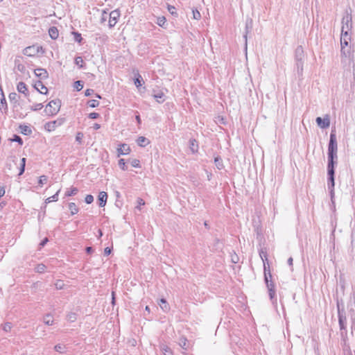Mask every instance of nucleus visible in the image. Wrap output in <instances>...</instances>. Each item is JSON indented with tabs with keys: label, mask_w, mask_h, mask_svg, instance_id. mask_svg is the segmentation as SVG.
<instances>
[{
	"label": "nucleus",
	"mask_w": 355,
	"mask_h": 355,
	"mask_svg": "<svg viewBox=\"0 0 355 355\" xmlns=\"http://www.w3.org/2000/svg\"><path fill=\"white\" fill-rule=\"evenodd\" d=\"M166 23V18L164 17H158L157 19V24L159 26H164V25Z\"/></svg>",
	"instance_id": "ea45409f"
},
{
	"label": "nucleus",
	"mask_w": 355,
	"mask_h": 355,
	"mask_svg": "<svg viewBox=\"0 0 355 355\" xmlns=\"http://www.w3.org/2000/svg\"><path fill=\"white\" fill-rule=\"evenodd\" d=\"M264 277H265V282L266 284V286L268 290L270 299L272 300L275 296V285L272 281V275H271L270 272H268L267 273L266 270H265Z\"/></svg>",
	"instance_id": "39448f33"
},
{
	"label": "nucleus",
	"mask_w": 355,
	"mask_h": 355,
	"mask_svg": "<svg viewBox=\"0 0 355 355\" xmlns=\"http://www.w3.org/2000/svg\"><path fill=\"white\" fill-rule=\"evenodd\" d=\"M161 349L163 351L164 355H172V352L168 347L163 345Z\"/></svg>",
	"instance_id": "72a5a7b5"
},
{
	"label": "nucleus",
	"mask_w": 355,
	"mask_h": 355,
	"mask_svg": "<svg viewBox=\"0 0 355 355\" xmlns=\"http://www.w3.org/2000/svg\"><path fill=\"white\" fill-rule=\"evenodd\" d=\"M141 81H142V79H141V77L140 76H139V77H137L135 80V85L137 87H139L140 86H141Z\"/></svg>",
	"instance_id": "09e8293b"
},
{
	"label": "nucleus",
	"mask_w": 355,
	"mask_h": 355,
	"mask_svg": "<svg viewBox=\"0 0 355 355\" xmlns=\"http://www.w3.org/2000/svg\"><path fill=\"white\" fill-rule=\"evenodd\" d=\"M293 259L292 257H290L288 259V263L290 266H293Z\"/></svg>",
	"instance_id": "774afa93"
},
{
	"label": "nucleus",
	"mask_w": 355,
	"mask_h": 355,
	"mask_svg": "<svg viewBox=\"0 0 355 355\" xmlns=\"http://www.w3.org/2000/svg\"><path fill=\"white\" fill-rule=\"evenodd\" d=\"M45 269H46V266L44 264H43V263H40V264H38L35 267V270L37 272L42 273V272H44L45 271Z\"/></svg>",
	"instance_id": "bb28decb"
},
{
	"label": "nucleus",
	"mask_w": 355,
	"mask_h": 355,
	"mask_svg": "<svg viewBox=\"0 0 355 355\" xmlns=\"http://www.w3.org/2000/svg\"><path fill=\"white\" fill-rule=\"evenodd\" d=\"M137 202V207L135 208L137 209L140 210L141 209V206H144L145 205V202L141 198H138Z\"/></svg>",
	"instance_id": "c03bdc74"
},
{
	"label": "nucleus",
	"mask_w": 355,
	"mask_h": 355,
	"mask_svg": "<svg viewBox=\"0 0 355 355\" xmlns=\"http://www.w3.org/2000/svg\"><path fill=\"white\" fill-rule=\"evenodd\" d=\"M17 89L19 92L25 94V96H27L26 92L28 89L24 83L19 82L17 86Z\"/></svg>",
	"instance_id": "f3484780"
},
{
	"label": "nucleus",
	"mask_w": 355,
	"mask_h": 355,
	"mask_svg": "<svg viewBox=\"0 0 355 355\" xmlns=\"http://www.w3.org/2000/svg\"><path fill=\"white\" fill-rule=\"evenodd\" d=\"M74 34H75V40L80 43L82 40L81 35L78 33H75Z\"/></svg>",
	"instance_id": "4d7b16f0"
},
{
	"label": "nucleus",
	"mask_w": 355,
	"mask_h": 355,
	"mask_svg": "<svg viewBox=\"0 0 355 355\" xmlns=\"http://www.w3.org/2000/svg\"><path fill=\"white\" fill-rule=\"evenodd\" d=\"M351 41V33H341L340 36V45H341V55L347 57L349 54V50L345 48L348 46Z\"/></svg>",
	"instance_id": "7ed1b4c3"
},
{
	"label": "nucleus",
	"mask_w": 355,
	"mask_h": 355,
	"mask_svg": "<svg viewBox=\"0 0 355 355\" xmlns=\"http://www.w3.org/2000/svg\"><path fill=\"white\" fill-rule=\"evenodd\" d=\"M159 304L161 309L165 312H167L170 309L167 302L164 299H161Z\"/></svg>",
	"instance_id": "aec40b11"
},
{
	"label": "nucleus",
	"mask_w": 355,
	"mask_h": 355,
	"mask_svg": "<svg viewBox=\"0 0 355 355\" xmlns=\"http://www.w3.org/2000/svg\"><path fill=\"white\" fill-rule=\"evenodd\" d=\"M67 318L68 321H69L71 322L76 321L77 319V316L75 313H69L67 315Z\"/></svg>",
	"instance_id": "c85d7f7f"
},
{
	"label": "nucleus",
	"mask_w": 355,
	"mask_h": 355,
	"mask_svg": "<svg viewBox=\"0 0 355 355\" xmlns=\"http://www.w3.org/2000/svg\"><path fill=\"white\" fill-rule=\"evenodd\" d=\"M252 24V19L247 20V21H246V30L247 31H246L245 35H244V37H245V40L247 39V33H248V29L251 28Z\"/></svg>",
	"instance_id": "37998d69"
},
{
	"label": "nucleus",
	"mask_w": 355,
	"mask_h": 355,
	"mask_svg": "<svg viewBox=\"0 0 355 355\" xmlns=\"http://www.w3.org/2000/svg\"><path fill=\"white\" fill-rule=\"evenodd\" d=\"M69 209L72 215H74L78 212V208L74 202H70L69 204Z\"/></svg>",
	"instance_id": "5701e85b"
},
{
	"label": "nucleus",
	"mask_w": 355,
	"mask_h": 355,
	"mask_svg": "<svg viewBox=\"0 0 355 355\" xmlns=\"http://www.w3.org/2000/svg\"><path fill=\"white\" fill-rule=\"evenodd\" d=\"M19 175H21L24 173V170H25V166H26V158H22L20 159V163L19 164Z\"/></svg>",
	"instance_id": "412c9836"
},
{
	"label": "nucleus",
	"mask_w": 355,
	"mask_h": 355,
	"mask_svg": "<svg viewBox=\"0 0 355 355\" xmlns=\"http://www.w3.org/2000/svg\"><path fill=\"white\" fill-rule=\"evenodd\" d=\"M83 138V134L82 132H78L76 137V140L80 143Z\"/></svg>",
	"instance_id": "864d4df0"
},
{
	"label": "nucleus",
	"mask_w": 355,
	"mask_h": 355,
	"mask_svg": "<svg viewBox=\"0 0 355 355\" xmlns=\"http://www.w3.org/2000/svg\"><path fill=\"white\" fill-rule=\"evenodd\" d=\"M77 193H78V189L76 187H72L71 189H70V190H68L66 191L65 196H71L76 195Z\"/></svg>",
	"instance_id": "a878e982"
},
{
	"label": "nucleus",
	"mask_w": 355,
	"mask_h": 355,
	"mask_svg": "<svg viewBox=\"0 0 355 355\" xmlns=\"http://www.w3.org/2000/svg\"><path fill=\"white\" fill-rule=\"evenodd\" d=\"M11 140L13 141L18 142L20 145H22V144H23L21 138L18 135H15L14 138Z\"/></svg>",
	"instance_id": "603ef678"
},
{
	"label": "nucleus",
	"mask_w": 355,
	"mask_h": 355,
	"mask_svg": "<svg viewBox=\"0 0 355 355\" xmlns=\"http://www.w3.org/2000/svg\"><path fill=\"white\" fill-rule=\"evenodd\" d=\"M55 286L57 289H62L64 288V284L62 280H57L55 283Z\"/></svg>",
	"instance_id": "4c0bfd02"
},
{
	"label": "nucleus",
	"mask_w": 355,
	"mask_h": 355,
	"mask_svg": "<svg viewBox=\"0 0 355 355\" xmlns=\"http://www.w3.org/2000/svg\"><path fill=\"white\" fill-rule=\"evenodd\" d=\"M49 34L51 39L55 40L58 37L59 33L56 27L52 26L49 30Z\"/></svg>",
	"instance_id": "2eb2a0df"
},
{
	"label": "nucleus",
	"mask_w": 355,
	"mask_h": 355,
	"mask_svg": "<svg viewBox=\"0 0 355 355\" xmlns=\"http://www.w3.org/2000/svg\"><path fill=\"white\" fill-rule=\"evenodd\" d=\"M86 252L88 253V254H90L93 252V249L92 247H87L86 248Z\"/></svg>",
	"instance_id": "0e129e2a"
},
{
	"label": "nucleus",
	"mask_w": 355,
	"mask_h": 355,
	"mask_svg": "<svg viewBox=\"0 0 355 355\" xmlns=\"http://www.w3.org/2000/svg\"><path fill=\"white\" fill-rule=\"evenodd\" d=\"M12 329V324L10 322H6L3 325V329L5 331H10Z\"/></svg>",
	"instance_id": "a18cd8bd"
},
{
	"label": "nucleus",
	"mask_w": 355,
	"mask_h": 355,
	"mask_svg": "<svg viewBox=\"0 0 355 355\" xmlns=\"http://www.w3.org/2000/svg\"><path fill=\"white\" fill-rule=\"evenodd\" d=\"M85 200L87 204H91L94 201V197L92 195H87Z\"/></svg>",
	"instance_id": "8fccbe9b"
},
{
	"label": "nucleus",
	"mask_w": 355,
	"mask_h": 355,
	"mask_svg": "<svg viewBox=\"0 0 355 355\" xmlns=\"http://www.w3.org/2000/svg\"><path fill=\"white\" fill-rule=\"evenodd\" d=\"M131 165L135 168H140V162L139 160L135 159L132 160Z\"/></svg>",
	"instance_id": "49530a36"
},
{
	"label": "nucleus",
	"mask_w": 355,
	"mask_h": 355,
	"mask_svg": "<svg viewBox=\"0 0 355 355\" xmlns=\"http://www.w3.org/2000/svg\"><path fill=\"white\" fill-rule=\"evenodd\" d=\"M10 159L15 165L17 164V157L15 156L12 157Z\"/></svg>",
	"instance_id": "69168bd1"
},
{
	"label": "nucleus",
	"mask_w": 355,
	"mask_h": 355,
	"mask_svg": "<svg viewBox=\"0 0 355 355\" xmlns=\"http://www.w3.org/2000/svg\"><path fill=\"white\" fill-rule=\"evenodd\" d=\"M83 60L81 57L78 56V57H76L75 58V64L79 67V68H82L83 67Z\"/></svg>",
	"instance_id": "e433bc0d"
},
{
	"label": "nucleus",
	"mask_w": 355,
	"mask_h": 355,
	"mask_svg": "<svg viewBox=\"0 0 355 355\" xmlns=\"http://www.w3.org/2000/svg\"><path fill=\"white\" fill-rule=\"evenodd\" d=\"M119 166L123 171H125L127 169L124 159H120L119 160Z\"/></svg>",
	"instance_id": "79ce46f5"
},
{
	"label": "nucleus",
	"mask_w": 355,
	"mask_h": 355,
	"mask_svg": "<svg viewBox=\"0 0 355 355\" xmlns=\"http://www.w3.org/2000/svg\"><path fill=\"white\" fill-rule=\"evenodd\" d=\"M44 322L47 325H52L53 324V319L51 315L47 314L44 317Z\"/></svg>",
	"instance_id": "b1692460"
},
{
	"label": "nucleus",
	"mask_w": 355,
	"mask_h": 355,
	"mask_svg": "<svg viewBox=\"0 0 355 355\" xmlns=\"http://www.w3.org/2000/svg\"><path fill=\"white\" fill-rule=\"evenodd\" d=\"M137 144L139 146H141V147H145L146 146H147L150 142L148 140V139H146L145 137H143V136H141V137H139L137 140Z\"/></svg>",
	"instance_id": "dca6fc26"
},
{
	"label": "nucleus",
	"mask_w": 355,
	"mask_h": 355,
	"mask_svg": "<svg viewBox=\"0 0 355 355\" xmlns=\"http://www.w3.org/2000/svg\"><path fill=\"white\" fill-rule=\"evenodd\" d=\"M190 148L193 153H195L197 150V144L196 140L190 141Z\"/></svg>",
	"instance_id": "c9c22d12"
},
{
	"label": "nucleus",
	"mask_w": 355,
	"mask_h": 355,
	"mask_svg": "<svg viewBox=\"0 0 355 355\" xmlns=\"http://www.w3.org/2000/svg\"><path fill=\"white\" fill-rule=\"evenodd\" d=\"M61 102L59 99L51 101L46 106L45 112L49 116L56 114L60 108Z\"/></svg>",
	"instance_id": "f03ea898"
},
{
	"label": "nucleus",
	"mask_w": 355,
	"mask_h": 355,
	"mask_svg": "<svg viewBox=\"0 0 355 355\" xmlns=\"http://www.w3.org/2000/svg\"><path fill=\"white\" fill-rule=\"evenodd\" d=\"M17 94L16 93H11L9 95V98L10 101L16 100Z\"/></svg>",
	"instance_id": "bf43d9fd"
},
{
	"label": "nucleus",
	"mask_w": 355,
	"mask_h": 355,
	"mask_svg": "<svg viewBox=\"0 0 355 355\" xmlns=\"http://www.w3.org/2000/svg\"><path fill=\"white\" fill-rule=\"evenodd\" d=\"M179 344L181 346V347L184 349H187L188 347L187 340L185 338H180Z\"/></svg>",
	"instance_id": "7c9ffc66"
},
{
	"label": "nucleus",
	"mask_w": 355,
	"mask_h": 355,
	"mask_svg": "<svg viewBox=\"0 0 355 355\" xmlns=\"http://www.w3.org/2000/svg\"><path fill=\"white\" fill-rule=\"evenodd\" d=\"M35 87L41 94H46L48 92V89L43 85L41 81L36 83Z\"/></svg>",
	"instance_id": "4468645a"
},
{
	"label": "nucleus",
	"mask_w": 355,
	"mask_h": 355,
	"mask_svg": "<svg viewBox=\"0 0 355 355\" xmlns=\"http://www.w3.org/2000/svg\"><path fill=\"white\" fill-rule=\"evenodd\" d=\"M35 74L42 79L46 78L48 77V73L46 70L42 68L35 69Z\"/></svg>",
	"instance_id": "f8f14e48"
},
{
	"label": "nucleus",
	"mask_w": 355,
	"mask_h": 355,
	"mask_svg": "<svg viewBox=\"0 0 355 355\" xmlns=\"http://www.w3.org/2000/svg\"><path fill=\"white\" fill-rule=\"evenodd\" d=\"M0 110H7V103L3 96L0 99Z\"/></svg>",
	"instance_id": "2f4dec72"
},
{
	"label": "nucleus",
	"mask_w": 355,
	"mask_h": 355,
	"mask_svg": "<svg viewBox=\"0 0 355 355\" xmlns=\"http://www.w3.org/2000/svg\"><path fill=\"white\" fill-rule=\"evenodd\" d=\"M39 46H28V47H26L25 49H24V53L25 55H29V56H31L33 55L35 52H38L39 51Z\"/></svg>",
	"instance_id": "9b49d317"
},
{
	"label": "nucleus",
	"mask_w": 355,
	"mask_h": 355,
	"mask_svg": "<svg viewBox=\"0 0 355 355\" xmlns=\"http://www.w3.org/2000/svg\"><path fill=\"white\" fill-rule=\"evenodd\" d=\"M48 239L45 238L40 244V246L43 247L47 243Z\"/></svg>",
	"instance_id": "680f3d73"
},
{
	"label": "nucleus",
	"mask_w": 355,
	"mask_h": 355,
	"mask_svg": "<svg viewBox=\"0 0 355 355\" xmlns=\"http://www.w3.org/2000/svg\"><path fill=\"white\" fill-rule=\"evenodd\" d=\"M60 192V190H58L55 194H54L53 196L48 198L46 199L45 200V202L46 203H50L51 202H55L58 200V193Z\"/></svg>",
	"instance_id": "393cba45"
},
{
	"label": "nucleus",
	"mask_w": 355,
	"mask_h": 355,
	"mask_svg": "<svg viewBox=\"0 0 355 355\" xmlns=\"http://www.w3.org/2000/svg\"><path fill=\"white\" fill-rule=\"evenodd\" d=\"M316 123L321 128H327L330 125V121L328 117L322 119L321 117L316 118Z\"/></svg>",
	"instance_id": "6e6552de"
},
{
	"label": "nucleus",
	"mask_w": 355,
	"mask_h": 355,
	"mask_svg": "<svg viewBox=\"0 0 355 355\" xmlns=\"http://www.w3.org/2000/svg\"><path fill=\"white\" fill-rule=\"evenodd\" d=\"M100 128H101L100 124H98V123H94V124L93 128L94 130H98Z\"/></svg>",
	"instance_id": "338daca9"
},
{
	"label": "nucleus",
	"mask_w": 355,
	"mask_h": 355,
	"mask_svg": "<svg viewBox=\"0 0 355 355\" xmlns=\"http://www.w3.org/2000/svg\"><path fill=\"white\" fill-rule=\"evenodd\" d=\"M99 116V114L96 112H92L89 114V117L90 119H94Z\"/></svg>",
	"instance_id": "6e6d98bb"
},
{
	"label": "nucleus",
	"mask_w": 355,
	"mask_h": 355,
	"mask_svg": "<svg viewBox=\"0 0 355 355\" xmlns=\"http://www.w3.org/2000/svg\"><path fill=\"white\" fill-rule=\"evenodd\" d=\"M62 121L61 120L50 121L45 124L44 128L47 131L51 132L53 131L58 126L62 125Z\"/></svg>",
	"instance_id": "0eeeda50"
},
{
	"label": "nucleus",
	"mask_w": 355,
	"mask_h": 355,
	"mask_svg": "<svg viewBox=\"0 0 355 355\" xmlns=\"http://www.w3.org/2000/svg\"><path fill=\"white\" fill-rule=\"evenodd\" d=\"M339 284L342 288V289L344 291L345 287V279L343 275H340L339 277Z\"/></svg>",
	"instance_id": "f704fd0d"
},
{
	"label": "nucleus",
	"mask_w": 355,
	"mask_h": 355,
	"mask_svg": "<svg viewBox=\"0 0 355 355\" xmlns=\"http://www.w3.org/2000/svg\"><path fill=\"white\" fill-rule=\"evenodd\" d=\"M352 17L350 13L346 12L342 19L341 33H351Z\"/></svg>",
	"instance_id": "20e7f679"
},
{
	"label": "nucleus",
	"mask_w": 355,
	"mask_h": 355,
	"mask_svg": "<svg viewBox=\"0 0 355 355\" xmlns=\"http://www.w3.org/2000/svg\"><path fill=\"white\" fill-rule=\"evenodd\" d=\"M117 151H118V156L119 157L120 155H128L130 153V147L127 144H121L120 148H119L117 149Z\"/></svg>",
	"instance_id": "1a4fd4ad"
},
{
	"label": "nucleus",
	"mask_w": 355,
	"mask_h": 355,
	"mask_svg": "<svg viewBox=\"0 0 355 355\" xmlns=\"http://www.w3.org/2000/svg\"><path fill=\"white\" fill-rule=\"evenodd\" d=\"M109 17V14L105 12V10H103L102 12V15H101V21L103 23L104 21H105L107 20V18Z\"/></svg>",
	"instance_id": "de8ad7c7"
},
{
	"label": "nucleus",
	"mask_w": 355,
	"mask_h": 355,
	"mask_svg": "<svg viewBox=\"0 0 355 355\" xmlns=\"http://www.w3.org/2000/svg\"><path fill=\"white\" fill-rule=\"evenodd\" d=\"M338 145L335 134L331 133L329 143L328 146V164L327 173L329 176V180L334 185V159H337Z\"/></svg>",
	"instance_id": "f257e3e1"
},
{
	"label": "nucleus",
	"mask_w": 355,
	"mask_h": 355,
	"mask_svg": "<svg viewBox=\"0 0 355 355\" xmlns=\"http://www.w3.org/2000/svg\"><path fill=\"white\" fill-rule=\"evenodd\" d=\"M334 185H335V182H334V185H332V182L329 180V178H328V187H329V189L331 199L332 201H333V198L334 197Z\"/></svg>",
	"instance_id": "4be33fe9"
},
{
	"label": "nucleus",
	"mask_w": 355,
	"mask_h": 355,
	"mask_svg": "<svg viewBox=\"0 0 355 355\" xmlns=\"http://www.w3.org/2000/svg\"><path fill=\"white\" fill-rule=\"evenodd\" d=\"M120 17V12L118 10H112L109 13V26L110 28L114 27Z\"/></svg>",
	"instance_id": "423d86ee"
},
{
	"label": "nucleus",
	"mask_w": 355,
	"mask_h": 355,
	"mask_svg": "<svg viewBox=\"0 0 355 355\" xmlns=\"http://www.w3.org/2000/svg\"><path fill=\"white\" fill-rule=\"evenodd\" d=\"M65 345L62 344L56 345L54 347L55 350L59 353H63L65 350Z\"/></svg>",
	"instance_id": "cd10ccee"
},
{
	"label": "nucleus",
	"mask_w": 355,
	"mask_h": 355,
	"mask_svg": "<svg viewBox=\"0 0 355 355\" xmlns=\"http://www.w3.org/2000/svg\"><path fill=\"white\" fill-rule=\"evenodd\" d=\"M153 96L159 103H163L165 101L164 94L162 92L154 94Z\"/></svg>",
	"instance_id": "a211bd4d"
},
{
	"label": "nucleus",
	"mask_w": 355,
	"mask_h": 355,
	"mask_svg": "<svg viewBox=\"0 0 355 355\" xmlns=\"http://www.w3.org/2000/svg\"><path fill=\"white\" fill-rule=\"evenodd\" d=\"M5 194V189L3 187H0V198Z\"/></svg>",
	"instance_id": "e2e57ef3"
},
{
	"label": "nucleus",
	"mask_w": 355,
	"mask_h": 355,
	"mask_svg": "<svg viewBox=\"0 0 355 355\" xmlns=\"http://www.w3.org/2000/svg\"><path fill=\"white\" fill-rule=\"evenodd\" d=\"M193 17L195 19H199L201 17L200 13L198 10H193Z\"/></svg>",
	"instance_id": "3c124183"
},
{
	"label": "nucleus",
	"mask_w": 355,
	"mask_h": 355,
	"mask_svg": "<svg viewBox=\"0 0 355 355\" xmlns=\"http://www.w3.org/2000/svg\"><path fill=\"white\" fill-rule=\"evenodd\" d=\"M107 199V193L101 191L98 194L99 206L103 207L105 205Z\"/></svg>",
	"instance_id": "9d476101"
},
{
	"label": "nucleus",
	"mask_w": 355,
	"mask_h": 355,
	"mask_svg": "<svg viewBox=\"0 0 355 355\" xmlns=\"http://www.w3.org/2000/svg\"><path fill=\"white\" fill-rule=\"evenodd\" d=\"M94 93V90L91 89H88L85 92V95L86 96H89Z\"/></svg>",
	"instance_id": "13d9d810"
},
{
	"label": "nucleus",
	"mask_w": 355,
	"mask_h": 355,
	"mask_svg": "<svg viewBox=\"0 0 355 355\" xmlns=\"http://www.w3.org/2000/svg\"><path fill=\"white\" fill-rule=\"evenodd\" d=\"M19 129H20L21 132L25 135H29L32 132L31 129L28 126L25 125H19Z\"/></svg>",
	"instance_id": "6ab92c4d"
},
{
	"label": "nucleus",
	"mask_w": 355,
	"mask_h": 355,
	"mask_svg": "<svg viewBox=\"0 0 355 355\" xmlns=\"http://www.w3.org/2000/svg\"><path fill=\"white\" fill-rule=\"evenodd\" d=\"M104 253L105 255H109L111 253V249L110 248H105L104 250Z\"/></svg>",
	"instance_id": "052dcab7"
},
{
	"label": "nucleus",
	"mask_w": 355,
	"mask_h": 355,
	"mask_svg": "<svg viewBox=\"0 0 355 355\" xmlns=\"http://www.w3.org/2000/svg\"><path fill=\"white\" fill-rule=\"evenodd\" d=\"M48 178L46 175H42L39 178V185L40 187H42L43 184H46L47 182Z\"/></svg>",
	"instance_id": "473e14b6"
},
{
	"label": "nucleus",
	"mask_w": 355,
	"mask_h": 355,
	"mask_svg": "<svg viewBox=\"0 0 355 355\" xmlns=\"http://www.w3.org/2000/svg\"><path fill=\"white\" fill-rule=\"evenodd\" d=\"M88 105H89V107H96L98 106V105H99V102H98V100H95V99H94V100H91V101H89L88 102Z\"/></svg>",
	"instance_id": "a19ab883"
},
{
	"label": "nucleus",
	"mask_w": 355,
	"mask_h": 355,
	"mask_svg": "<svg viewBox=\"0 0 355 355\" xmlns=\"http://www.w3.org/2000/svg\"><path fill=\"white\" fill-rule=\"evenodd\" d=\"M338 322H339L340 329L341 330L345 329V328H346V317L343 314L340 313V311H338Z\"/></svg>",
	"instance_id": "ddd939ff"
},
{
	"label": "nucleus",
	"mask_w": 355,
	"mask_h": 355,
	"mask_svg": "<svg viewBox=\"0 0 355 355\" xmlns=\"http://www.w3.org/2000/svg\"><path fill=\"white\" fill-rule=\"evenodd\" d=\"M42 107H43V105L42 103H37L32 107V110L34 111H36V110H41Z\"/></svg>",
	"instance_id": "5fc2aeb1"
},
{
	"label": "nucleus",
	"mask_w": 355,
	"mask_h": 355,
	"mask_svg": "<svg viewBox=\"0 0 355 355\" xmlns=\"http://www.w3.org/2000/svg\"><path fill=\"white\" fill-rule=\"evenodd\" d=\"M214 161H215L216 167L218 169H221L223 168V164H222L221 159L220 157H217L215 158Z\"/></svg>",
	"instance_id": "58836bf2"
},
{
	"label": "nucleus",
	"mask_w": 355,
	"mask_h": 355,
	"mask_svg": "<svg viewBox=\"0 0 355 355\" xmlns=\"http://www.w3.org/2000/svg\"><path fill=\"white\" fill-rule=\"evenodd\" d=\"M74 88L77 91H80L83 88V82L80 80H77L74 83Z\"/></svg>",
	"instance_id": "c756f323"
}]
</instances>
